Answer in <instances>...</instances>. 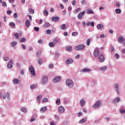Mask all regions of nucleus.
Wrapping results in <instances>:
<instances>
[{
  "label": "nucleus",
  "instance_id": "8fccbe9b",
  "mask_svg": "<svg viewBox=\"0 0 125 125\" xmlns=\"http://www.w3.org/2000/svg\"><path fill=\"white\" fill-rule=\"evenodd\" d=\"M21 46L23 50H26V46H25L23 44H21Z\"/></svg>",
  "mask_w": 125,
  "mask_h": 125
},
{
  "label": "nucleus",
  "instance_id": "864d4df0",
  "mask_svg": "<svg viewBox=\"0 0 125 125\" xmlns=\"http://www.w3.org/2000/svg\"><path fill=\"white\" fill-rule=\"evenodd\" d=\"M13 17L14 18H18V15H17V13H15L13 15Z\"/></svg>",
  "mask_w": 125,
  "mask_h": 125
},
{
  "label": "nucleus",
  "instance_id": "f03ea898",
  "mask_svg": "<svg viewBox=\"0 0 125 125\" xmlns=\"http://www.w3.org/2000/svg\"><path fill=\"white\" fill-rule=\"evenodd\" d=\"M48 83V78L46 76H43L42 78V80L41 82V84L43 85H45Z\"/></svg>",
  "mask_w": 125,
  "mask_h": 125
},
{
  "label": "nucleus",
  "instance_id": "58836bf2",
  "mask_svg": "<svg viewBox=\"0 0 125 125\" xmlns=\"http://www.w3.org/2000/svg\"><path fill=\"white\" fill-rule=\"evenodd\" d=\"M10 26H11L12 28H15V23H14V22H11L10 23Z\"/></svg>",
  "mask_w": 125,
  "mask_h": 125
},
{
  "label": "nucleus",
  "instance_id": "13d9d810",
  "mask_svg": "<svg viewBox=\"0 0 125 125\" xmlns=\"http://www.w3.org/2000/svg\"><path fill=\"white\" fill-rule=\"evenodd\" d=\"M80 8H78L77 9H76V10H75V14H77V13H79V11H80Z\"/></svg>",
  "mask_w": 125,
  "mask_h": 125
},
{
  "label": "nucleus",
  "instance_id": "3c124183",
  "mask_svg": "<svg viewBox=\"0 0 125 125\" xmlns=\"http://www.w3.org/2000/svg\"><path fill=\"white\" fill-rule=\"evenodd\" d=\"M55 119H56V120H57V121H59V116L57 115H55Z\"/></svg>",
  "mask_w": 125,
  "mask_h": 125
},
{
  "label": "nucleus",
  "instance_id": "e2e57ef3",
  "mask_svg": "<svg viewBox=\"0 0 125 125\" xmlns=\"http://www.w3.org/2000/svg\"><path fill=\"white\" fill-rule=\"evenodd\" d=\"M83 115V113L82 112H79L77 114V116L78 117H81V116Z\"/></svg>",
  "mask_w": 125,
  "mask_h": 125
},
{
  "label": "nucleus",
  "instance_id": "72a5a7b5",
  "mask_svg": "<svg viewBox=\"0 0 125 125\" xmlns=\"http://www.w3.org/2000/svg\"><path fill=\"white\" fill-rule=\"evenodd\" d=\"M65 28H66V24H62L60 26V29H61V30H64Z\"/></svg>",
  "mask_w": 125,
  "mask_h": 125
},
{
  "label": "nucleus",
  "instance_id": "423d86ee",
  "mask_svg": "<svg viewBox=\"0 0 125 125\" xmlns=\"http://www.w3.org/2000/svg\"><path fill=\"white\" fill-rule=\"evenodd\" d=\"M61 80H62L61 76H58L54 77L52 81L54 83H57L61 82Z\"/></svg>",
  "mask_w": 125,
  "mask_h": 125
},
{
  "label": "nucleus",
  "instance_id": "412c9836",
  "mask_svg": "<svg viewBox=\"0 0 125 125\" xmlns=\"http://www.w3.org/2000/svg\"><path fill=\"white\" fill-rule=\"evenodd\" d=\"M125 39L123 37H121L118 38V42H125Z\"/></svg>",
  "mask_w": 125,
  "mask_h": 125
},
{
  "label": "nucleus",
  "instance_id": "6e6d98bb",
  "mask_svg": "<svg viewBox=\"0 0 125 125\" xmlns=\"http://www.w3.org/2000/svg\"><path fill=\"white\" fill-rule=\"evenodd\" d=\"M104 120H105L106 122H109V121H110V117H106L104 118Z\"/></svg>",
  "mask_w": 125,
  "mask_h": 125
},
{
  "label": "nucleus",
  "instance_id": "c9c22d12",
  "mask_svg": "<svg viewBox=\"0 0 125 125\" xmlns=\"http://www.w3.org/2000/svg\"><path fill=\"white\" fill-rule=\"evenodd\" d=\"M115 12L117 14H120V13H121L122 12V10H121V9H116L115 10Z\"/></svg>",
  "mask_w": 125,
  "mask_h": 125
},
{
  "label": "nucleus",
  "instance_id": "f704fd0d",
  "mask_svg": "<svg viewBox=\"0 0 125 125\" xmlns=\"http://www.w3.org/2000/svg\"><path fill=\"white\" fill-rule=\"evenodd\" d=\"M37 86V84H33L30 85V89H35Z\"/></svg>",
  "mask_w": 125,
  "mask_h": 125
},
{
  "label": "nucleus",
  "instance_id": "2eb2a0df",
  "mask_svg": "<svg viewBox=\"0 0 125 125\" xmlns=\"http://www.w3.org/2000/svg\"><path fill=\"white\" fill-rule=\"evenodd\" d=\"M74 62V61L72 59H68L65 61V63L67 65H70V64H72Z\"/></svg>",
  "mask_w": 125,
  "mask_h": 125
},
{
  "label": "nucleus",
  "instance_id": "0eeeda50",
  "mask_svg": "<svg viewBox=\"0 0 125 125\" xmlns=\"http://www.w3.org/2000/svg\"><path fill=\"white\" fill-rule=\"evenodd\" d=\"M29 70L32 76H36V72H35V68L34 66L30 65L29 66Z\"/></svg>",
  "mask_w": 125,
  "mask_h": 125
},
{
  "label": "nucleus",
  "instance_id": "39448f33",
  "mask_svg": "<svg viewBox=\"0 0 125 125\" xmlns=\"http://www.w3.org/2000/svg\"><path fill=\"white\" fill-rule=\"evenodd\" d=\"M85 48V45L83 44H80L75 47V50H83Z\"/></svg>",
  "mask_w": 125,
  "mask_h": 125
},
{
  "label": "nucleus",
  "instance_id": "2f4dec72",
  "mask_svg": "<svg viewBox=\"0 0 125 125\" xmlns=\"http://www.w3.org/2000/svg\"><path fill=\"white\" fill-rule=\"evenodd\" d=\"M86 122V119H83L80 121L79 124H84Z\"/></svg>",
  "mask_w": 125,
  "mask_h": 125
},
{
  "label": "nucleus",
  "instance_id": "4be33fe9",
  "mask_svg": "<svg viewBox=\"0 0 125 125\" xmlns=\"http://www.w3.org/2000/svg\"><path fill=\"white\" fill-rule=\"evenodd\" d=\"M30 23H31V21H30L28 19H27L25 21V24L27 28H29V27H30Z\"/></svg>",
  "mask_w": 125,
  "mask_h": 125
},
{
  "label": "nucleus",
  "instance_id": "052dcab7",
  "mask_svg": "<svg viewBox=\"0 0 125 125\" xmlns=\"http://www.w3.org/2000/svg\"><path fill=\"white\" fill-rule=\"evenodd\" d=\"M120 113H121V114H125V109L120 110Z\"/></svg>",
  "mask_w": 125,
  "mask_h": 125
},
{
  "label": "nucleus",
  "instance_id": "4c0bfd02",
  "mask_svg": "<svg viewBox=\"0 0 125 125\" xmlns=\"http://www.w3.org/2000/svg\"><path fill=\"white\" fill-rule=\"evenodd\" d=\"M54 43L52 42H50L48 44L49 46H50V47H53V46H54Z\"/></svg>",
  "mask_w": 125,
  "mask_h": 125
},
{
  "label": "nucleus",
  "instance_id": "603ef678",
  "mask_svg": "<svg viewBox=\"0 0 125 125\" xmlns=\"http://www.w3.org/2000/svg\"><path fill=\"white\" fill-rule=\"evenodd\" d=\"M47 101H48V99H47V98H44V99H43V100H42V102L45 103V102H47Z\"/></svg>",
  "mask_w": 125,
  "mask_h": 125
},
{
  "label": "nucleus",
  "instance_id": "37998d69",
  "mask_svg": "<svg viewBox=\"0 0 125 125\" xmlns=\"http://www.w3.org/2000/svg\"><path fill=\"white\" fill-rule=\"evenodd\" d=\"M37 101H41L42 100V96L39 95L37 98Z\"/></svg>",
  "mask_w": 125,
  "mask_h": 125
},
{
  "label": "nucleus",
  "instance_id": "c756f323",
  "mask_svg": "<svg viewBox=\"0 0 125 125\" xmlns=\"http://www.w3.org/2000/svg\"><path fill=\"white\" fill-rule=\"evenodd\" d=\"M21 111L22 112V113H26V112H27V108H26V107H21Z\"/></svg>",
  "mask_w": 125,
  "mask_h": 125
},
{
  "label": "nucleus",
  "instance_id": "7c9ffc66",
  "mask_svg": "<svg viewBox=\"0 0 125 125\" xmlns=\"http://www.w3.org/2000/svg\"><path fill=\"white\" fill-rule=\"evenodd\" d=\"M91 41V39L89 38L87 41H86V45L87 46H89V45L90 44V42Z\"/></svg>",
  "mask_w": 125,
  "mask_h": 125
},
{
  "label": "nucleus",
  "instance_id": "5701e85b",
  "mask_svg": "<svg viewBox=\"0 0 125 125\" xmlns=\"http://www.w3.org/2000/svg\"><path fill=\"white\" fill-rule=\"evenodd\" d=\"M91 69H89V68H84L83 69V73H89V72H91Z\"/></svg>",
  "mask_w": 125,
  "mask_h": 125
},
{
  "label": "nucleus",
  "instance_id": "a18cd8bd",
  "mask_svg": "<svg viewBox=\"0 0 125 125\" xmlns=\"http://www.w3.org/2000/svg\"><path fill=\"white\" fill-rule=\"evenodd\" d=\"M29 12L31 14H34V9H32V8H30L29 9Z\"/></svg>",
  "mask_w": 125,
  "mask_h": 125
},
{
  "label": "nucleus",
  "instance_id": "473e14b6",
  "mask_svg": "<svg viewBox=\"0 0 125 125\" xmlns=\"http://www.w3.org/2000/svg\"><path fill=\"white\" fill-rule=\"evenodd\" d=\"M16 44H17V42H12L11 43V46H12V47H14V46H15Z\"/></svg>",
  "mask_w": 125,
  "mask_h": 125
},
{
  "label": "nucleus",
  "instance_id": "c03bdc74",
  "mask_svg": "<svg viewBox=\"0 0 125 125\" xmlns=\"http://www.w3.org/2000/svg\"><path fill=\"white\" fill-rule=\"evenodd\" d=\"M2 5L4 7H7V5L6 4V2H2Z\"/></svg>",
  "mask_w": 125,
  "mask_h": 125
},
{
  "label": "nucleus",
  "instance_id": "a878e982",
  "mask_svg": "<svg viewBox=\"0 0 125 125\" xmlns=\"http://www.w3.org/2000/svg\"><path fill=\"white\" fill-rule=\"evenodd\" d=\"M37 63L39 64V65H42V59L41 58L38 59Z\"/></svg>",
  "mask_w": 125,
  "mask_h": 125
},
{
  "label": "nucleus",
  "instance_id": "ea45409f",
  "mask_svg": "<svg viewBox=\"0 0 125 125\" xmlns=\"http://www.w3.org/2000/svg\"><path fill=\"white\" fill-rule=\"evenodd\" d=\"M60 103H61L60 99L59 98H58L57 100L56 101V104H57V105H59Z\"/></svg>",
  "mask_w": 125,
  "mask_h": 125
},
{
  "label": "nucleus",
  "instance_id": "f8f14e48",
  "mask_svg": "<svg viewBox=\"0 0 125 125\" xmlns=\"http://www.w3.org/2000/svg\"><path fill=\"white\" fill-rule=\"evenodd\" d=\"M85 14V11H83L81 13H80L78 15V19H82L83 18V16Z\"/></svg>",
  "mask_w": 125,
  "mask_h": 125
},
{
  "label": "nucleus",
  "instance_id": "680f3d73",
  "mask_svg": "<svg viewBox=\"0 0 125 125\" xmlns=\"http://www.w3.org/2000/svg\"><path fill=\"white\" fill-rule=\"evenodd\" d=\"M72 5H76V0H73L72 1Z\"/></svg>",
  "mask_w": 125,
  "mask_h": 125
},
{
  "label": "nucleus",
  "instance_id": "09e8293b",
  "mask_svg": "<svg viewBox=\"0 0 125 125\" xmlns=\"http://www.w3.org/2000/svg\"><path fill=\"white\" fill-rule=\"evenodd\" d=\"M20 74H21V76H24V70L23 69H21L20 70Z\"/></svg>",
  "mask_w": 125,
  "mask_h": 125
},
{
  "label": "nucleus",
  "instance_id": "f257e3e1",
  "mask_svg": "<svg viewBox=\"0 0 125 125\" xmlns=\"http://www.w3.org/2000/svg\"><path fill=\"white\" fill-rule=\"evenodd\" d=\"M65 83L67 86L70 87V88L74 86V82L73 80L70 79H67L66 80Z\"/></svg>",
  "mask_w": 125,
  "mask_h": 125
},
{
  "label": "nucleus",
  "instance_id": "338daca9",
  "mask_svg": "<svg viewBox=\"0 0 125 125\" xmlns=\"http://www.w3.org/2000/svg\"><path fill=\"white\" fill-rule=\"evenodd\" d=\"M7 14H8V15H10V14H11V11L10 10H8L7 11Z\"/></svg>",
  "mask_w": 125,
  "mask_h": 125
},
{
  "label": "nucleus",
  "instance_id": "aec40b11",
  "mask_svg": "<svg viewBox=\"0 0 125 125\" xmlns=\"http://www.w3.org/2000/svg\"><path fill=\"white\" fill-rule=\"evenodd\" d=\"M97 28H98V29L99 30H102V29L104 28V25L101 24H99L97 25Z\"/></svg>",
  "mask_w": 125,
  "mask_h": 125
},
{
  "label": "nucleus",
  "instance_id": "bf43d9fd",
  "mask_svg": "<svg viewBox=\"0 0 125 125\" xmlns=\"http://www.w3.org/2000/svg\"><path fill=\"white\" fill-rule=\"evenodd\" d=\"M115 58L117 59H119V58H120V56H119V54H118L117 53L115 54Z\"/></svg>",
  "mask_w": 125,
  "mask_h": 125
},
{
  "label": "nucleus",
  "instance_id": "b1692460",
  "mask_svg": "<svg viewBox=\"0 0 125 125\" xmlns=\"http://www.w3.org/2000/svg\"><path fill=\"white\" fill-rule=\"evenodd\" d=\"M65 50H66V51H72V46H67L65 48Z\"/></svg>",
  "mask_w": 125,
  "mask_h": 125
},
{
  "label": "nucleus",
  "instance_id": "774afa93",
  "mask_svg": "<svg viewBox=\"0 0 125 125\" xmlns=\"http://www.w3.org/2000/svg\"><path fill=\"white\" fill-rule=\"evenodd\" d=\"M121 51H122V53H123L124 54H125V48L122 49Z\"/></svg>",
  "mask_w": 125,
  "mask_h": 125
},
{
  "label": "nucleus",
  "instance_id": "1a4fd4ad",
  "mask_svg": "<svg viewBox=\"0 0 125 125\" xmlns=\"http://www.w3.org/2000/svg\"><path fill=\"white\" fill-rule=\"evenodd\" d=\"M98 60L99 62H100V63H103V62L105 61V59L104 58V56H103V54H100L98 58Z\"/></svg>",
  "mask_w": 125,
  "mask_h": 125
},
{
  "label": "nucleus",
  "instance_id": "69168bd1",
  "mask_svg": "<svg viewBox=\"0 0 125 125\" xmlns=\"http://www.w3.org/2000/svg\"><path fill=\"white\" fill-rule=\"evenodd\" d=\"M111 51H114L115 50V48H114V46H111L110 48Z\"/></svg>",
  "mask_w": 125,
  "mask_h": 125
},
{
  "label": "nucleus",
  "instance_id": "6e6552de",
  "mask_svg": "<svg viewBox=\"0 0 125 125\" xmlns=\"http://www.w3.org/2000/svg\"><path fill=\"white\" fill-rule=\"evenodd\" d=\"M99 53L100 52L98 50V48H96L95 49H94L93 52V56L94 57H95L96 58L98 57V56H99Z\"/></svg>",
  "mask_w": 125,
  "mask_h": 125
},
{
  "label": "nucleus",
  "instance_id": "0e129e2a",
  "mask_svg": "<svg viewBox=\"0 0 125 125\" xmlns=\"http://www.w3.org/2000/svg\"><path fill=\"white\" fill-rule=\"evenodd\" d=\"M26 41V39L25 38H21V42H24Z\"/></svg>",
  "mask_w": 125,
  "mask_h": 125
},
{
  "label": "nucleus",
  "instance_id": "20e7f679",
  "mask_svg": "<svg viewBox=\"0 0 125 125\" xmlns=\"http://www.w3.org/2000/svg\"><path fill=\"white\" fill-rule=\"evenodd\" d=\"M114 88L115 89V91L117 93V94L119 95L120 94V85H119V83H114L113 84Z\"/></svg>",
  "mask_w": 125,
  "mask_h": 125
},
{
  "label": "nucleus",
  "instance_id": "5fc2aeb1",
  "mask_svg": "<svg viewBox=\"0 0 125 125\" xmlns=\"http://www.w3.org/2000/svg\"><path fill=\"white\" fill-rule=\"evenodd\" d=\"M14 36H15L16 39H19V36L18 35V34L17 33L14 34Z\"/></svg>",
  "mask_w": 125,
  "mask_h": 125
},
{
  "label": "nucleus",
  "instance_id": "de8ad7c7",
  "mask_svg": "<svg viewBox=\"0 0 125 125\" xmlns=\"http://www.w3.org/2000/svg\"><path fill=\"white\" fill-rule=\"evenodd\" d=\"M46 33L47 35H50V34H51V30L50 29H47L46 30Z\"/></svg>",
  "mask_w": 125,
  "mask_h": 125
},
{
  "label": "nucleus",
  "instance_id": "9b49d317",
  "mask_svg": "<svg viewBox=\"0 0 125 125\" xmlns=\"http://www.w3.org/2000/svg\"><path fill=\"white\" fill-rule=\"evenodd\" d=\"M12 67H13V61L11 60L9 61V62L7 64V68H8V69H11Z\"/></svg>",
  "mask_w": 125,
  "mask_h": 125
},
{
  "label": "nucleus",
  "instance_id": "9d476101",
  "mask_svg": "<svg viewBox=\"0 0 125 125\" xmlns=\"http://www.w3.org/2000/svg\"><path fill=\"white\" fill-rule=\"evenodd\" d=\"M101 106V101H98L93 105V108L94 109H96V108H98V107H100Z\"/></svg>",
  "mask_w": 125,
  "mask_h": 125
},
{
  "label": "nucleus",
  "instance_id": "e433bc0d",
  "mask_svg": "<svg viewBox=\"0 0 125 125\" xmlns=\"http://www.w3.org/2000/svg\"><path fill=\"white\" fill-rule=\"evenodd\" d=\"M41 55H42V53L40 51H38L36 52V57H40Z\"/></svg>",
  "mask_w": 125,
  "mask_h": 125
},
{
  "label": "nucleus",
  "instance_id": "c85d7f7f",
  "mask_svg": "<svg viewBox=\"0 0 125 125\" xmlns=\"http://www.w3.org/2000/svg\"><path fill=\"white\" fill-rule=\"evenodd\" d=\"M88 14H94V12L91 9H88L87 10Z\"/></svg>",
  "mask_w": 125,
  "mask_h": 125
},
{
  "label": "nucleus",
  "instance_id": "bb28decb",
  "mask_svg": "<svg viewBox=\"0 0 125 125\" xmlns=\"http://www.w3.org/2000/svg\"><path fill=\"white\" fill-rule=\"evenodd\" d=\"M101 71H106L107 70V66H104L99 68Z\"/></svg>",
  "mask_w": 125,
  "mask_h": 125
},
{
  "label": "nucleus",
  "instance_id": "7ed1b4c3",
  "mask_svg": "<svg viewBox=\"0 0 125 125\" xmlns=\"http://www.w3.org/2000/svg\"><path fill=\"white\" fill-rule=\"evenodd\" d=\"M3 100H4V99H8V100H10V94L9 93V92H7L6 93H4L2 94V97Z\"/></svg>",
  "mask_w": 125,
  "mask_h": 125
},
{
  "label": "nucleus",
  "instance_id": "dca6fc26",
  "mask_svg": "<svg viewBox=\"0 0 125 125\" xmlns=\"http://www.w3.org/2000/svg\"><path fill=\"white\" fill-rule=\"evenodd\" d=\"M60 19L58 17H54L52 18V20L54 22H58L59 21Z\"/></svg>",
  "mask_w": 125,
  "mask_h": 125
},
{
  "label": "nucleus",
  "instance_id": "49530a36",
  "mask_svg": "<svg viewBox=\"0 0 125 125\" xmlns=\"http://www.w3.org/2000/svg\"><path fill=\"white\" fill-rule=\"evenodd\" d=\"M34 29L36 32H39L40 30V28L39 27H34Z\"/></svg>",
  "mask_w": 125,
  "mask_h": 125
},
{
  "label": "nucleus",
  "instance_id": "a19ab883",
  "mask_svg": "<svg viewBox=\"0 0 125 125\" xmlns=\"http://www.w3.org/2000/svg\"><path fill=\"white\" fill-rule=\"evenodd\" d=\"M43 14H44L45 16H47L48 15V11L46 10H44L43 11Z\"/></svg>",
  "mask_w": 125,
  "mask_h": 125
},
{
  "label": "nucleus",
  "instance_id": "ddd939ff",
  "mask_svg": "<svg viewBox=\"0 0 125 125\" xmlns=\"http://www.w3.org/2000/svg\"><path fill=\"white\" fill-rule=\"evenodd\" d=\"M58 111L61 113H64V112H65V108L64 107L61 105L58 108Z\"/></svg>",
  "mask_w": 125,
  "mask_h": 125
},
{
  "label": "nucleus",
  "instance_id": "79ce46f5",
  "mask_svg": "<svg viewBox=\"0 0 125 125\" xmlns=\"http://www.w3.org/2000/svg\"><path fill=\"white\" fill-rule=\"evenodd\" d=\"M3 59L4 61H8L9 60V57H3Z\"/></svg>",
  "mask_w": 125,
  "mask_h": 125
},
{
  "label": "nucleus",
  "instance_id": "a211bd4d",
  "mask_svg": "<svg viewBox=\"0 0 125 125\" xmlns=\"http://www.w3.org/2000/svg\"><path fill=\"white\" fill-rule=\"evenodd\" d=\"M20 83V81H19V80L17 79H14L13 80V83H14V84H18Z\"/></svg>",
  "mask_w": 125,
  "mask_h": 125
},
{
  "label": "nucleus",
  "instance_id": "f3484780",
  "mask_svg": "<svg viewBox=\"0 0 125 125\" xmlns=\"http://www.w3.org/2000/svg\"><path fill=\"white\" fill-rule=\"evenodd\" d=\"M80 104L81 107H83V106L85 105V101H84V100H81L80 101Z\"/></svg>",
  "mask_w": 125,
  "mask_h": 125
},
{
  "label": "nucleus",
  "instance_id": "393cba45",
  "mask_svg": "<svg viewBox=\"0 0 125 125\" xmlns=\"http://www.w3.org/2000/svg\"><path fill=\"white\" fill-rule=\"evenodd\" d=\"M47 109V107H46V106H44L41 108L40 111L42 112L43 113L46 111Z\"/></svg>",
  "mask_w": 125,
  "mask_h": 125
},
{
  "label": "nucleus",
  "instance_id": "cd10ccee",
  "mask_svg": "<svg viewBox=\"0 0 125 125\" xmlns=\"http://www.w3.org/2000/svg\"><path fill=\"white\" fill-rule=\"evenodd\" d=\"M50 26V23L45 21L43 27H44V28H47V27H49Z\"/></svg>",
  "mask_w": 125,
  "mask_h": 125
},
{
  "label": "nucleus",
  "instance_id": "4468645a",
  "mask_svg": "<svg viewBox=\"0 0 125 125\" xmlns=\"http://www.w3.org/2000/svg\"><path fill=\"white\" fill-rule=\"evenodd\" d=\"M53 42L55 44H59L60 43V39L59 38H55L53 39Z\"/></svg>",
  "mask_w": 125,
  "mask_h": 125
},
{
  "label": "nucleus",
  "instance_id": "6ab92c4d",
  "mask_svg": "<svg viewBox=\"0 0 125 125\" xmlns=\"http://www.w3.org/2000/svg\"><path fill=\"white\" fill-rule=\"evenodd\" d=\"M120 98L119 97H117L116 98H115L114 101H113V103H114L115 104H117V103H119V102H120Z\"/></svg>",
  "mask_w": 125,
  "mask_h": 125
},
{
  "label": "nucleus",
  "instance_id": "4d7b16f0",
  "mask_svg": "<svg viewBox=\"0 0 125 125\" xmlns=\"http://www.w3.org/2000/svg\"><path fill=\"white\" fill-rule=\"evenodd\" d=\"M72 36H78V32H73L72 33Z\"/></svg>",
  "mask_w": 125,
  "mask_h": 125
}]
</instances>
